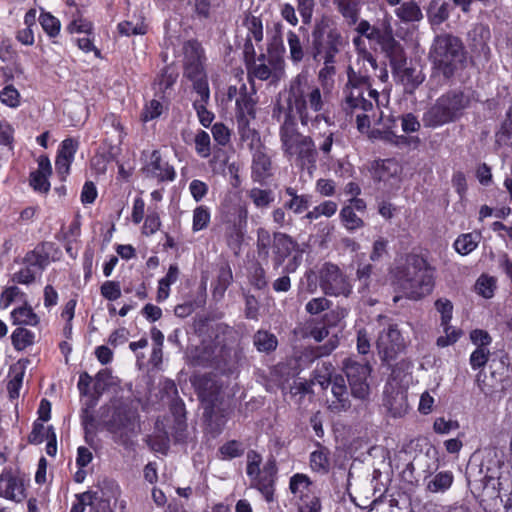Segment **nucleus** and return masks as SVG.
<instances>
[{
    "label": "nucleus",
    "mask_w": 512,
    "mask_h": 512,
    "mask_svg": "<svg viewBox=\"0 0 512 512\" xmlns=\"http://www.w3.org/2000/svg\"><path fill=\"white\" fill-rule=\"evenodd\" d=\"M97 493L95 492H84L76 495V502L73 503L70 512H84L86 506L92 507Z\"/></svg>",
    "instance_id": "774afa93"
},
{
    "label": "nucleus",
    "mask_w": 512,
    "mask_h": 512,
    "mask_svg": "<svg viewBox=\"0 0 512 512\" xmlns=\"http://www.w3.org/2000/svg\"><path fill=\"white\" fill-rule=\"evenodd\" d=\"M472 97L461 89H451L441 96L423 113L422 123L426 128H438L460 120L471 106Z\"/></svg>",
    "instance_id": "39448f33"
},
{
    "label": "nucleus",
    "mask_w": 512,
    "mask_h": 512,
    "mask_svg": "<svg viewBox=\"0 0 512 512\" xmlns=\"http://www.w3.org/2000/svg\"><path fill=\"white\" fill-rule=\"evenodd\" d=\"M454 475L449 470L429 473L424 477L425 491L431 494H444L453 485Z\"/></svg>",
    "instance_id": "5701e85b"
},
{
    "label": "nucleus",
    "mask_w": 512,
    "mask_h": 512,
    "mask_svg": "<svg viewBox=\"0 0 512 512\" xmlns=\"http://www.w3.org/2000/svg\"><path fill=\"white\" fill-rule=\"evenodd\" d=\"M491 39V32L488 25L478 23L468 33V40L474 52L487 56L490 53L488 43Z\"/></svg>",
    "instance_id": "b1692460"
},
{
    "label": "nucleus",
    "mask_w": 512,
    "mask_h": 512,
    "mask_svg": "<svg viewBox=\"0 0 512 512\" xmlns=\"http://www.w3.org/2000/svg\"><path fill=\"white\" fill-rule=\"evenodd\" d=\"M395 14L403 22H419L423 18L420 7L413 1L402 3L396 8Z\"/></svg>",
    "instance_id": "a19ab883"
},
{
    "label": "nucleus",
    "mask_w": 512,
    "mask_h": 512,
    "mask_svg": "<svg viewBox=\"0 0 512 512\" xmlns=\"http://www.w3.org/2000/svg\"><path fill=\"white\" fill-rule=\"evenodd\" d=\"M194 143L195 150L200 157L208 158L211 155L210 135L206 131H198L195 135Z\"/></svg>",
    "instance_id": "13d9d810"
},
{
    "label": "nucleus",
    "mask_w": 512,
    "mask_h": 512,
    "mask_svg": "<svg viewBox=\"0 0 512 512\" xmlns=\"http://www.w3.org/2000/svg\"><path fill=\"white\" fill-rule=\"evenodd\" d=\"M197 97L193 100V107L196 110L199 122L204 127H209L214 120V114L207 110V105L210 100V91L200 88V92L196 93Z\"/></svg>",
    "instance_id": "f704fd0d"
},
{
    "label": "nucleus",
    "mask_w": 512,
    "mask_h": 512,
    "mask_svg": "<svg viewBox=\"0 0 512 512\" xmlns=\"http://www.w3.org/2000/svg\"><path fill=\"white\" fill-rule=\"evenodd\" d=\"M358 63H362L364 71H355L351 66L348 67V82L344 88L343 109H363L371 110L372 100L376 105L380 104L379 93L371 89L370 75L366 65L368 64L373 71L378 68L375 57L368 51L363 50L359 53Z\"/></svg>",
    "instance_id": "f03ea898"
},
{
    "label": "nucleus",
    "mask_w": 512,
    "mask_h": 512,
    "mask_svg": "<svg viewBox=\"0 0 512 512\" xmlns=\"http://www.w3.org/2000/svg\"><path fill=\"white\" fill-rule=\"evenodd\" d=\"M37 11L29 9L24 16L23 28L16 31V40L25 46H32L35 43L34 28H36Z\"/></svg>",
    "instance_id": "2f4dec72"
},
{
    "label": "nucleus",
    "mask_w": 512,
    "mask_h": 512,
    "mask_svg": "<svg viewBox=\"0 0 512 512\" xmlns=\"http://www.w3.org/2000/svg\"><path fill=\"white\" fill-rule=\"evenodd\" d=\"M11 315L15 324L35 326L39 322L38 316L29 306L17 308L11 313Z\"/></svg>",
    "instance_id": "8fccbe9b"
},
{
    "label": "nucleus",
    "mask_w": 512,
    "mask_h": 512,
    "mask_svg": "<svg viewBox=\"0 0 512 512\" xmlns=\"http://www.w3.org/2000/svg\"><path fill=\"white\" fill-rule=\"evenodd\" d=\"M259 63H254L250 73L259 80H267L270 77L279 78L283 73L282 63L269 59L268 64L264 62V55L258 58Z\"/></svg>",
    "instance_id": "c85d7f7f"
},
{
    "label": "nucleus",
    "mask_w": 512,
    "mask_h": 512,
    "mask_svg": "<svg viewBox=\"0 0 512 512\" xmlns=\"http://www.w3.org/2000/svg\"><path fill=\"white\" fill-rule=\"evenodd\" d=\"M284 204L285 208L294 214H301L310 207L311 196L309 194H301L295 199H289Z\"/></svg>",
    "instance_id": "680f3d73"
},
{
    "label": "nucleus",
    "mask_w": 512,
    "mask_h": 512,
    "mask_svg": "<svg viewBox=\"0 0 512 512\" xmlns=\"http://www.w3.org/2000/svg\"><path fill=\"white\" fill-rule=\"evenodd\" d=\"M251 177L254 182L263 183L272 175V162L270 157L261 150L253 154Z\"/></svg>",
    "instance_id": "cd10ccee"
},
{
    "label": "nucleus",
    "mask_w": 512,
    "mask_h": 512,
    "mask_svg": "<svg viewBox=\"0 0 512 512\" xmlns=\"http://www.w3.org/2000/svg\"><path fill=\"white\" fill-rule=\"evenodd\" d=\"M0 497L20 502L25 498L24 484L21 479L9 472L0 475Z\"/></svg>",
    "instance_id": "4be33fe9"
},
{
    "label": "nucleus",
    "mask_w": 512,
    "mask_h": 512,
    "mask_svg": "<svg viewBox=\"0 0 512 512\" xmlns=\"http://www.w3.org/2000/svg\"><path fill=\"white\" fill-rule=\"evenodd\" d=\"M23 267L13 274V281L19 284H30L41 275L49 263L48 254L36 248L29 251L23 258Z\"/></svg>",
    "instance_id": "2eb2a0df"
},
{
    "label": "nucleus",
    "mask_w": 512,
    "mask_h": 512,
    "mask_svg": "<svg viewBox=\"0 0 512 512\" xmlns=\"http://www.w3.org/2000/svg\"><path fill=\"white\" fill-rule=\"evenodd\" d=\"M374 101L372 100V108L371 110H363L361 108L355 109L352 111L351 109H344L347 113L355 114L357 128L359 131H365L369 129L372 123L374 124H382L384 122L383 112L379 111V105L374 108Z\"/></svg>",
    "instance_id": "bb28decb"
},
{
    "label": "nucleus",
    "mask_w": 512,
    "mask_h": 512,
    "mask_svg": "<svg viewBox=\"0 0 512 512\" xmlns=\"http://www.w3.org/2000/svg\"><path fill=\"white\" fill-rule=\"evenodd\" d=\"M441 326L443 327L444 335L438 337L437 346L444 348L456 343L461 336V331L453 328L450 323Z\"/></svg>",
    "instance_id": "0e129e2a"
},
{
    "label": "nucleus",
    "mask_w": 512,
    "mask_h": 512,
    "mask_svg": "<svg viewBox=\"0 0 512 512\" xmlns=\"http://www.w3.org/2000/svg\"><path fill=\"white\" fill-rule=\"evenodd\" d=\"M119 32L122 35H143L146 33V25L142 20H137L136 23L133 21H124L118 25Z\"/></svg>",
    "instance_id": "338daca9"
},
{
    "label": "nucleus",
    "mask_w": 512,
    "mask_h": 512,
    "mask_svg": "<svg viewBox=\"0 0 512 512\" xmlns=\"http://www.w3.org/2000/svg\"><path fill=\"white\" fill-rule=\"evenodd\" d=\"M397 284L409 299L418 300L429 294L433 288V276L426 260L418 255L409 256L398 273Z\"/></svg>",
    "instance_id": "423d86ee"
},
{
    "label": "nucleus",
    "mask_w": 512,
    "mask_h": 512,
    "mask_svg": "<svg viewBox=\"0 0 512 512\" xmlns=\"http://www.w3.org/2000/svg\"><path fill=\"white\" fill-rule=\"evenodd\" d=\"M338 345L339 338L337 335H333L328 339V341L325 344L321 346L306 348L303 353V356L308 361L312 362L315 359L330 355L338 347Z\"/></svg>",
    "instance_id": "ea45409f"
},
{
    "label": "nucleus",
    "mask_w": 512,
    "mask_h": 512,
    "mask_svg": "<svg viewBox=\"0 0 512 512\" xmlns=\"http://www.w3.org/2000/svg\"><path fill=\"white\" fill-rule=\"evenodd\" d=\"M330 456V450L317 443V449L311 452L309 456V466L311 470L321 475L328 474L331 468Z\"/></svg>",
    "instance_id": "7c9ffc66"
},
{
    "label": "nucleus",
    "mask_w": 512,
    "mask_h": 512,
    "mask_svg": "<svg viewBox=\"0 0 512 512\" xmlns=\"http://www.w3.org/2000/svg\"><path fill=\"white\" fill-rule=\"evenodd\" d=\"M194 385L199 398L205 404V415L211 417L214 409L223 401L222 384L215 375L205 374L195 378Z\"/></svg>",
    "instance_id": "4468645a"
},
{
    "label": "nucleus",
    "mask_w": 512,
    "mask_h": 512,
    "mask_svg": "<svg viewBox=\"0 0 512 512\" xmlns=\"http://www.w3.org/2000/svg\"><path fill=\"white\" fill-rule=\"evenodd\" d=\"M339 217L343 226L350 232L358 230L365 225L363 219L353 211L352 206H343L340 210Z\"/></svg>",
    "instance_id": "a18cd8bd"
},
{
    "label": "nucleus",
    "mask_w": 512,
    "mask_h": 512,
    "mask_svg": "<svg viewBox=\"0 0 512 512\" xmlns=\"http://www.w3.org/2000/svg\"><path fill=\"white\" fill-rule=\"evenodd\" d=\"M107 430L113 434V439L120 445L128 446L131 437L139 431L138 415L135 411L119 406L115 408L111 419L106 423Z\"/></svg>",
    "instance_id": "9d476101"
},
{
    "label": "nucleus",
    "mask_w": 512,
    "mask_h": 512,
    "mask_svg": "<svg viewBox=\"0 0 512 512\" xmlns=\"http://www.w3.org/2000/svg\"><path fill=\"white\" fill-rule=\"evenodd\" d=\"M197 358L200 364L213 365L223 371H231L239 360V353L217 335L214 341L203 342Z\"/></svg>",
    "instance_id": "6e6552de"
},
{
    "label": "nucleus",
    "mask_w": 512,
    "mask_h": 512,
    "mask_svg": "<svg viewBox=\"0 0 512 512\" xmlns=\"http://www.w3.org/2000/svg\"><path fill=\"white\" fill-rule=\"evenodd\" d=\"M323 389L331 385L333 399L329 402L328 408L334 413L345 412L351 407L349 393L347 390L345 379L340 374L330 375L328 378L318 380Z\"/></svg>",
    "instance_id": "f3484780"
},
{
    "label": "nucleus",
    "mask_w": 512,
    "mask_h": 512,
    "mask_svg": "<svg viewBox=\"0 0 512 512\" xmlns=\"http://www.w3.org/2000/svg\"><path fill=\"white\" fill-rule=\"evenodd\" d=\"M253 343L259 352L269 353L277 348L278 341L274 334L259 330L254 334Z\"/></svg>",
    "instance_id": "37998d69"
},
{
    "label": "nucleus",
    "mask_w": 512,
    "mask_h": 512,
    "mask_svg": "<svg viewBox=\"0 0 512 512\" xmlns=\"http://www.w3.org/2000/svg\"><path fill=\"white\" fill-rule=\"evenodd\" d=\"M285 208V204L282 207H276L271 212V219L277 229H288L294 224L292 215Z\"/></svg>",
    "instance_id": "3c124183"
},
{
    "label": "nucleus",
    "mask_w": 512,
    "mask_h": 512,
    "mask_svg": "<svg viewBox=\"0 0 512 512\" xmlns=\"http://www.w3.org/2000/svg\"><path fill=\"white\" fill-rule=\"evenodd\" d=\"M384 405L393 417H401L408 408L407 396L402 390L386 392Z\"/></svg>",
    "instance_id": "c9c22d12"
},
{
    "label": "nucleus",
    "mask_w": 512,
    "mask_h": 512,
    "mask_svg": "<svg viewBox=\"0 0 512 512\" xmlns=\"http://www.w3.org/2000/svg\"><path fill=\"white\" fill-rule=\"evenodd\" d=\"M333 3L348 25H355L359 21L363 0H333Z\"/></svg>",
    "instance_id": "473e14b6"
},
{
    "label": "nucleus",
    "mask_w": 512,
    "mask_h": 512,
    "mask_svg": "<svg viewBox=\"0 0 512 512\" xmlns=\"http://www.w3.org/2000/svg\"><path fill=\"white\" fill-rule=\"evenodd\" d=\"M277 465L269 459L262 467V473L251 481V487L257 489L267 502L274 500Z\"/></svg>",
    "instance_id": "a211bd4d"
},
{
    "label": "nucleus",
    "mask_w": 512,
    "mask_h": 512,
    "mask_svg": "<svg viewBox=\"0 0 512 512\" xmlns=\"http://www.w3.org/2000/svg\"><path fill=\"white\" fill-rule=\"evenodd\" d=\"M476 467L470 464L467 468V477L469 484L477 491H482L489 498H498L500 496V473L481 475L476 478Z\"/></svg>",
    "instance_id": "6ab92c4d"
},
{
    "label": "nucleus",
    "mask_w": 512,
    "mask_h": 512,
    "mask_svg": "<svg viewBox=\"0 0 512 512\" xmlns=\"http://www.w3.org/2000/svg\"><path fill=\"white\" fill-rule=\"evenodd\" d=\"M248 197L258 209H267L274 202V193L270 189L254 187L248 191Z\"/></svg>",
    "instance_id": "c03bdc74"
},
{
    "label": "nucleus",
    "mask_w": 512,
    "mask_h": 512,
    "mask_svg": "<svg viewBox=\"0 0 512 512\" xmlns=\"http://www.w3.org/2000/svg\"><path fill=\"white\" fill-rule=\"evenodd\" d=\"M34 339L35 334L23 327L16 328L11 335L12 344L18 351L33 345Z\"/></svg>",
    "instance_id": "de8ad7c7"
},
{
    "label": "nucleus",
    "mask_w": 512,
    "mask_h": 512,
    "mask_svg": "<svg viewBox=\"0 0 512 512\" xmlns=\"http://www.w3.org/2000/svg\"><path fill=\"white\" fill-rule=\"evenodd\" d=\"M39 22L42 29L49 37L54 38L59 35L61 23L59 19H57L51 13L42 12L39 17Z\"/></svg>",
    "instance_id": "603ef678"
},
{
    "label": "nucleus",
    "mask_w": 512,
    "mask_h": 512,
    "mask_svg": "<svg viewBox=\"0 0 512 512\" xmlns=\"http://www.w3.org/2000/svg\"><path fill=\"white\" fill-rule=\"evenodd\" d=\"M480 238L479 233L462 234L455 240L454 248L459 254L468 255L477 248Z\"/></svg>",
    "instance_id": "79ce46f5"
},
{
    "label": "nucleus",
    "mask_w": 512,
    "mask_h": 512,
    "mask_svg": "<svg viewBox=\"0 0 512 512\" xmlns=\"http://www.w3.org/2000/svg\"><path fill=\"white\" fill-rule=\"evenodd\" d=\"M287 43L291 60L294 63L301 62L304 58V49L299 36L295 32L289 31L287 33Z\"/></svg>",
    "instance_id": "6e6d98bb"
},
{
    "label": "nucleus",
    "mask_w": 512,
    "mask_h": 512,
    "mask_svg": "<svg viewBox=\"0 0 512 512\" xmlns=\"http://www.w3.org/2000/svg\"><path fill=\"white\" fill-rule=\"evenodd\" d=\"M385 56L389 59L392 71L401 68L402 64H407V56L401 43L394 36L386 39L380 47Z\"/></svg>",
    "instance_id": "a878e982"
},
{
    "label": "nucleus",
    "mask_w": 512,
    "mask_h": 512,
    "mask_svg": "<svg viewBox=\"0 0 512 512\" xmlns=\"http://www.w3.org/2000/svg\"><path fill=\"white\" fill-rule=\"evenodd\" d=\"M401 167L394 159H384L376 161L373 166V178L378 181H389L391 178L398 176Z\"/></svg>",
    "instance_id": "72a5a7b5"
},
{
    "label": "nucleus",
    "mask_w": 512,
    "mask_h": 512,
    "mask_svg": "<svg viewBox=\"0 0 512 512\" xmlns=\"http://www.w3.org/2000/svg\"><path fill=\"white\" fill-rule=\"evenodd\" d=\"M252 119H248L245 117L237 118L238 125V133L240 135V139L243 142H246L249 146H252L254 142L259 140V134L256 129L250 126V122Z\"/></svg>",
    "instance_id": "09e8293b"
},
{
    "label": "nucleus",
    "mask_w": 512,
    "mask_h": 512,
    "mask_svg": "<svg viewBox=\"0 0 512 512\" xmlns=\"http://www.w3.org/2000/svg\"><path fill=\"white\" fill-rule=\"evenodd\" d=\"M0 102L8 107L16 108L20 105V93L13 85H7L0 91Z\"/></svg>",
    "instance_id": "e2e57ef3"
},
{
    "label": "nucleus",
    "mask_w": 512,
    "mask_h": 512,
    "mask_svg": "<svg viewBox=\"0 0 512 512\" xmlns=\"http://www.w3.org/2000/svg\"><path fill=\"white\" fill-rule=\"evenodd\" d=\"M237 118L255 119V101L247 93L246 86L243 84L239 96L236 98Z\"/></svg>",
    "instance_id": "58836bf2"
},
{
    "label": "nucleus",
    "mask_w": 512,
    "mask_h": 512,
    "mask_svg": "<svg viewBox=\"0 0 512 512\" xmlns=\"http://www.w3.org/2000/svg\"><path fill=\"white\" fill-rule=\"evenodd\" d=\"M379 320L384 322L382 323L383 328L378 334L376 347L381 360L389 363L405 350L406 341L398 324L384 316H379Z\"/></svg>",
    "instance_id": "1a4fd4ad"
},
{
    "label": "nucleus",
    "mask_w": 512,
    "mask_h": 512,
    "mask_svg": "<svg viewBox=\"0 0 512 512\" xmlns=\"http://www.w3.org/2000/svg\"><path fill=\"white\" fill-rule=\"evenodd\" d=\"M496 142L499 145L512 147V106L508 110L507 117L500 130L496 133Z\"/></svg>",
    "instance_id": "864d4df0"
},
{
    "label": "nucleus",
    "mask_w": 512,
    "mask_h": 512,
    "mask_svg": "<svg viewBox=\"0 0 512 512\" xmlns=\"http://www.w3.org/2000/svg\"><path fill=\"white\" fill-rule=\"evenodd\" d=\"M343 38L336 28L329 27L325 20L316 22L311 32L310 54L314 61L329 63L340 52Z\"/></svg>",
    "instance_id": "0eeeda50"
},
{
    "label": "nucleus",
    "mask_w": 512,
    "mask_h": 512,
    "mask_svg": "<svg viewBox=\"0 0 512 512\" xmlns=\"http://www.w3.org/2000/svg\"><path fill=\"white\" fill-rule=\"evenodd\" d=\"M281 150L288 161L304 168L315 167L318 151L314 140L302 134L294 116H285L279 129Z\"/></svg>",
    "instance_id": "7ed1b4c3"
},
{
    "label": "nucleus",
    "mask_w": 512,
    "mask_h": 512,
    "mask_svg": "<svg viewBox=\"0 0 512 512\" xmlns=\"http://www.w3.org/2000/svg\"><path fill=\"white\" fill-rule=\"evenodd\" d=\"M211 219L210 210L208 207L200 205L193 211L192 230L194 232L201 231L208 227Z\"/></svg>",
    "instance_id": "5fc2aeb1"
},
{
    "label": "nucleus",
    "mask_w": 512,
    "mask_h": 512,
    "mask_svg": "<svg viewBox=\"0 0 512 512\" xmlns=\"http://www.w3.org/2000/svg\"><path fill=\"white\" fill-rule=\"evenodd\" d=\"M143 171L147 177L161 182L173 181L176 176L173 166L163 161L160 152L157 150L151 153L150 162L144 167Z\"/></svg>",
    "instance_id": "412c9836"
},
{
    "label": "nucleus",
    "mask_w": 512,
    "mask_h": 512,
    "mask_svg": "<svg viewBox=\"0 0 512 512\" xmlns=\"http://www.w3.org/2000/svg\"><path fill=\"white\" fill-rule=\"evenodd\" d=\"M222 459H233L240 457L244 453V446L240 441L231 440L219 448Z\"/></svg>",
    "instance_id": "052dcab7"
},
{
    "label": "nucleus",
    "mask_w": 512,
    "mask_h": 512,
    "mask_svg": "<svg viewBox=\"0 0 512 512\" xmlns=\"http://www.w3.org/2000/svg\"><path fill=\"white\" fill-rule=\"evenodd\" d=\"M248 209L244 205L236 208L235 214L225 222V240L232 250H239L247 228Z\"/></svg>",
    "instance_id": "dca6fc26"
},
{
    "label": "nucleus",
    "mask_w": 512,
    "mask_h": 512,
    "mask_svg": "<svg viewBox=\"0 0 512 512\" xmlns=\"http://www.w3.org/2000/svg\"><path fill=\"white\" fill-rule=\"evenodd\" d=\"M287 113L285 116H296L302 126L316 127L322 120L328 122L329 117L325 115L328 100L321 89L313 84L308 75L300 73L295 76L289 84L285 96Z\"/></svg>",
    "instance_id": "f257e3e1"
},
{
    "label": "nucleus",
    "mask_w": 512,
    "mask_h": 512,
    "mask_svg": "<svg viewBox=\"0 0 512 512\" xmlns=\"http://www.w3.org/2000/svg\"><path fill=\"white\" fill-rule=\"evenodd\" d=\"M319 284L322 291L329 296L348 297L352 285L342 270L333 263H324L319 271Z\"/></svg>",
    "instance_id": "ddd939ff"
},
{
    "label": "nucleus",
    "mask_w": 512,
    "mask_h": 512,
    "mask_svg": "<svg viewBox=\"0 0 512 512\" xmlns=\"http://www.w3.org/2000/svg\"><path fill=\"white\" fill-rule=\"evenodd\" d=\"M203 49L196 42H188L184 47V76L193 84L195 93L201 89L210 91L203 64Z\"/></svg>",
    "instance_id": "9b49d317"
},
{
    "label": "nucleus",
    "mask_w": 512,
    "mask_h": 512,
    "mask_svg": "<svg viewBox=\"0 0 512 512\" xmlns=\"http://www.w3.org/2000/svg\"><path fill=\"white\" fill-rule=\"evenodd\" d=\"M429 58L433 68L447 80L463 70L467 60L462 40L449 33L434 38Z\"/></svg>",
    "instance_id": "20e7f679"
},
{
    "label": "nucleus",
    "mask_w": 512,
    "mask_h": 512,
    "mask_svg": "<svg viewBox=\"0 0 512 512\" xmlns=\"http://www.w3.org/2000/svg\"><path fill=\"white\" fill-rule=\"evenodd\" d=\"M298 248V243L290 235L280 231L274 232L272 241L274 268L281 267L285 260Z\"/></svg>",
    "instance_id": "aec40b11"
},
{
    "label": "nucleus",
    "mask_w": 512,
    "mask_h": 512,
    "mask_svg": "<svg viewBox=\"0 0 512 512\" xmlns=\"http://www.w3.org/2000/svg\"><path fill=\"white\" fill-rule=\"evenodd\" d=\"M503 465L502 454L496 447L485 448L482 452V460L476 467V475L500 473Z\"/></svg>",
    "instance_id": "393cba45"
},
{
    "label": "nucleus",
    "mask_w": 512,
    "mask_h": 512,
    "mask_svg": "<svg viewBox=\"0 0 512 512\" xmlns=\"http://www.w3.org/2000/svg\"><path fill=\"white\" fill-rule=\"evenodd\" d=\"M289 489L297 502L313 491V483L306 474L296 473L290 478Z\"/></svg>",
    "instance_id": "4c0bfd02"
},
{
    "label": "nucleus",
    "mask_w": 512,
    "mask_h": 512,
    "mask_svg": "<svg viewBox=\"0 0 512 512\" xmlns=\"http://www.w3.org/2000/svg\"><path fill=\"white\" fill-rule=\"evenodd\" d=\"M249 282L258 290H263L267 287L266 271L260 264L255 265L250 271Z\"/></svg>",
    "instance_id": "69168bd1"
},
{
    "label": "nucleus",
    "mask_w": 512,
    "mask_h": 512,
    "mask_svg": "<svg viewBox=\"0 0 512 512\" xmlns=\"http://www.w3.org/2000/svg\"><path fill=\"white\" fill-rule=\"evenodd\" d=\"M342 369L347 377L351 395L361 401L369 400L370 386L367 382L371 373L369 364L347 358L343 361Z\"/></svg>",
    "instance_id": "f8f14e48"
},
{
    "label": "nucleus",
    "mask_w": 512,
    "mask_h": 512,
    "mask_svg": "<svg viewBox=\"0 0 512 512\" xmlns=\"http://www.w3.org/2000/svg\"><path fill=\"white\" fill-rule=\"evenodd\" d=\"M392 73L399 78L403 85L411 89H415L424 81L422 72L415 67H408L407 64H402L401 68L394 69Z\"/></svg>",
    "instance_id": "e433bc0d"
},
{
    "label": "nucleus",
    "mask_w": 512,
    "mask_h": 512,
    "mask_svg": "<svg viewBox=\"0 0 512 512\" xmlns=\"http://www.w3.org/2000/svg\"><path fill=\"white\" fill-rule=\"evenodd\" d=\"M30 360L20 359L10 367L9 370V382L7 384V390L10 398L15 399L19 396V391L23 383V377Z\"/></svg>",
    "instance_id": "c756f323"
},
{
    "label": "nucleus",
    "mask_w": 512,
    "mask_h": 512,
    "mask_svg": "<svg viewBox=\"0 0 512 512\" xmlns=\"http://www.w3.org/2000/svg\"><path fill=\"white\" fill-rule=\"evenodd\" d=\"M261 462L262 457L259 453L254 450L248 451L246 473L250 481L262 473V468H260Z\"/></svg>",
    "instance_id": "bf43d9fd"
},
{
    "label": "nucleus",
    "mask_w": 512,
    "mask_h": 512,
    "mask_svg": "<svg viewBox=\"0 0 512 512\" xmlns=\"http://www.w3.org/2000/svg\"><path fill=\"white\" fill-rule=\"evenodd\" d=\"M427 15L433 25L443 23L449 17L448 4L440 2V0H432L428 8Z\"/></svg>",
    "instance_id": "49530a36"
},
{
    "label": "nucleus",
    "mask_w": 512,
    "mask_h": 512,
    "mask_svg": "<svg viewBox=\"0 0 512 512\" xmlns=\"http://www.w3.org/2000/svg\"><path fill=\"white\" fill-rule=\"evenodd\" d=\"M299 512H320L321 502L317 494L312 491L297 502Z\"/></svg>",
    "instance_id": "4d7b16f0"
}]
</instances>
